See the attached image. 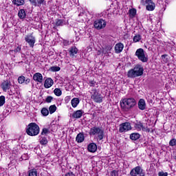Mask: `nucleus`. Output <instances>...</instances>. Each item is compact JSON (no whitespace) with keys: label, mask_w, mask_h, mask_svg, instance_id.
<instances>
[{"label":"nucleus","mask_w":176,"mask_h":176,"mask_svg":"<svg viewBox=\"0 0 176 176\" xmlns=\"http://www.w3.org/2000/svg\"><path fill=\"white\" fill-rule=\"evenodd\" d=\"M65 176H75V175L72 172H69L66 173Z\"/></svg>","instance_id":"3c124183"},{"label":"nucleus","mask_w":176,"mask_h":176,"mask_svg":"<svg viewBox=\"0 0 176 176\" xmlns=\"http://www.w3.org/2000/svg\"><path fill=\"white\" fill-rule=\"evenodd\" d=\"M54 93L55 96H57V97H60V96H61V94H63L61 89H60L58 88H56L54 90Z\"/></svg>","instance_id":"473e14b6"},{"label":"nucleus","mask_w":176,"mask_h":176,"mask_svg":"<svg viewBox=\"0 0 176 176\" xmlns=\"http://www.w3.org/2000/svg\"><path fill=\"white\" fill-rule=\"evenodd\" d=\"M111 50H112V46L107 45L103 49L102 53L104 54H109V53H111Z\"/></svg>","instance_id":"bb28decb"},{"label":"nucleus","mask_w":176,"mask_h":176,"mask_svg":"<svg viewBox=\"0 0 176 176\" xmlns=\"http://www.w3.org/2000/svg\"><path fill=\"white\" fill-rule=\"evenodd\" d=\"M25 41L27 42V43H28L30 47H34L35 42H36L35 36H34L32 34L26 35L25 37Z\"/></svg>","instance_id":"1a4fd4ad"},{"label":"nucleus","mask_w":176,"mask_h":176,"mask_svg":"<svg viewBox=\"0 0 176 176\" xmlns=\"http://www.w3.org/2000/svg\"><path fill=\"white\" fill-rule=\"evenodd\" d=\"M1 86L3 91H8V90H10V87H12V82L6 80L1 83Z\"/></svg>","instance_id":"f8f14e48"},{"label":"nucleus","mask_w":176,"mask_h":176,"mask_svg":"<svg viewBox=\"0 0 176 176\" xmlns=\"http://www.w3.org/2000/svg\"><path fill=\"white\" fill-rule=\"evenodd\" d=\"M18 16L21 20L25 19L27 14H25V10L24 9H21L18 12Z\"/></svg>","instance_id":"4be33fe9"},{"label":"nucleus","mask_w":176,"mask_h":176,"mask_svg":"<svg viewBox=\"0 0 176 176\" xmlns=\"http://www.w3.org/2000/svg\"><path fill=\"white\" fill-rule=\"evenodd\" d=\"M162 59L163 60L164 63H168V55L167 54H164L162 55Z\"/></svg>","instance_id":"79ce46f5"},{"label":"nucleus","mask_w":176,"mask_h":176,"mask_svg":"<svg viewBox=\"0 0 176 176\" xmlns=\"http://www.w3.org/2000/svg\"><path fill=\"white\" fill-rule=\"evenodd\" d=\"M28 176H38V170L35 168L28 170Z\"/></svg>","instance_id":"cd10ccee"},{"label":"nucleus","mask_w":176,"mask_h":176,"mask_svg":"<svg viewBox=\"0 0 176 176\" xmlns=\"http://www.w3.org/2000/svg\"><path fill=\"white\" fill-rule=\"evenodd\" d=\"M21 158L23 160H27L28 159V155L27 154L22 155Z\"/></svg>","instance_id":"8fccbe9b"},{"label":"nucleus","mask_w":176,"mask_h":176,"mask_svg":"<svg viewBox=\"0 0 176 176\" xmlns=\"http://www.w3.org/2000/svg\"><path fill=\"white\" fill-rule=\"evenodd\" d=\"M87 149L89 152L94 153V152L97 151V144H96V143H91L88 145Z\"/></svg>","instance_id":"6ab92c4d"},{"label":"nucleus","mask_w":176,"mask_h":176,"mask_svg":"<svg viewBox=\"0 0 176 176\" xmlns=\"http://www.w3.org/2000/svg\"><path fill=\"white\" fill-rule=\"evenodd\" d=\"M123 49H124V45H123L122 43H118L115 45V53L119 54V53H122V52H123Z\"/></svg>","instance_id":"ddd939ff"},{"label":"nucleus","mask_w":176,"mask_h":176,"mask_svg":"<svg viewBox=\"0 0 176 176\" xmlns=\"http://www.w3.org/2000/svg\"><path fill=\"white\" fill-rule=\"evenodd\" d=\"M138 105L140 111H145V109H146V103L144 99H140L138 102Z\"/></svg>","instance_id":"f3484780"},{"label":"nucleus","mask_w":176,"mask_h":176,"mask_svg":"<svg viewBox=\"0 0 176 176\" xmlns=\"http://www.w3.org/2000/svg\"><path fill=\"white\" fill-rule=\"evenodd\" d=\"M33 80L38 82V83H42L43 82V76L41 73H35L33 75Z\"/></svg>","instance_id":"4468645a"},{"label":"nucleus","mask_w":176,"mask_h":176,"mask_svg":"<svg viewBox=\"0 0 176 176\" xmlns=\"http://www.w3.org/2000/svg\"><path fill=\"white\" fill-rule=\"evenodd\" d=\"M84 113L85 111L83 110H77L73 113L72 118L73 119H80Z\"/></svg>","instance_id":"dca6fc26"},{"label":"nucleus","mask_w":176,"mask_h":176,"mask_svg":"<svg viewBox=\"0 0 176 176\" xmlns=\"http://www.w3.org/2000/svg\"><path fill=\"white\" fill-rule=\"evenodd\" d=\"M137 105V100L134 98H125L122 99L120 102V106L124 112H129L131 111L134 107Z\"/></svg>","instance_id":"f257e3e1"},{"label":"nucleus","mask_w":176,"mask_h":176,"mask_svg":"<svg viewBox=\"0 0 176 176\" xmlns=\"http://www.w3.org/2000/svg\"><path fill=\"white\" fill-rule=\"evenodd\" d=\"M111 176H118L119 175V172L116 170H113L110 173Z\"/></svg>","instance_id":"c03bdc74"},{"label":"nucleus","mask_w":176,"mask_h":176,"mask_svg":"<svg viewBox=\"0 0 176 176\" xmlns=\"http://www.w3.org/2000/svg\"><path fill=\"white\" fill-rule=\"evenodd\" d=\"M141 135L138 133H133L130 135V138L132 141H137V140H140Z\"/></svg>","instance_id":"b1692460"},{"label":"nucleus","mask_w":176,"mask_h":176,"mask_svg":"<svg viewBox=\"0 0 176 176\" xmlns=\"http://www.w3.org/2000/svg\"><path fill=\"white\" fill-rule=\"evenodd\" d=\"M53 101V96H47L45 99V102L50 103Z\"/></svg>","instance_id":"a18cd8bd"},{"label":"nucleus","mask_w":176,"mask_h":176,"mask_svg":"<svg viewBox=\"0 0 176 176\" xmlns=\"http://www.w3.org/2000/svg\"><path fill=\"white\" fill-rule=\"evenodd\" d=\"M168 173L164 172H159L158 176H168Z\"/></svg>","instance_id":"09e8293b"},{"label":"nucleus","mask_w":176,"mask_h":176,"mask_svg":"<svg viewBox=\"0 0 176 176\" xmlns=\"http://www.w3.org/2000/svg\"><path fill=\"white\" fill-rule=\"evenodd\" d=\"M79 98H74L71 101L72 107H73V108H76L78 105H79Z\"/></svg>","instance_id":"5701e85b"},{"label":"nucleus","mask_w":176,"mask_h":176,"mask_svg":"<svg viewBox=\"0 0 176 176\" xmlns=\"http://www.w3.org/2000/svg\"><path fill=\"white\" fill-rule=\"evenodd\" d=\"M25 82V77L24 76H21L18 78V83L23 85Z\"/></svg>","instance_id":"f704fd0d"},{"label":"nucleus","mask_w":176,"mask_h":176,"mask_svg":"<svg viewBox=\"0 0 176 176\" xmlns=\"http://www.w3.org/2000/svg\"><path fill=\"white\" fill-rule=\"evenodd\" d=\"M91 98L93 99L94 97L98 96L99 94H98V92L97 91V89H92L91 90Z\"/></svg>","instance_id":"c9c22d12"},{"label":"nucleus","mask_w":176,"mask_h":176,"mask_svg":"<svg viewBox=\"0 0 176 176\" xmlns=\"http://www.w3.org/2000/svg\"><path fill=\"white\" fill-rule=\"evenodd\" d=\"M69 100H71V98H69V96H67L65 98V101H69Z\"/></svg>","instance_id":"864d4df0"},{"label":"nucleus","mask_w":176,"mask_h":176,"mask_svg":"<svg viewBox=\"0 0 176 176\" xmlns=\"http://www.w3.org/2000/svg\"><path fill=\"white\" fill-rule=\"evenodd\" d=\"M39 131H41V128H39V125L35 122L30 123L25 129V133L28 135L30 137H35L39 134Z\"/></svg>","instance_id":"7ed1b4c3"},{"label":"nucleus","mask_w":176,"mask_h":176,"mask_svg":"<svg viewBox=\"0 0 176 176\" xmlns=\"http://www.w3.org/2000/svg\"><path fill=\"white\" fill-rule=\"evenodd\" d=\"M14 53H19V52H21V47L18 46L14 50Z\"/></svg>","instance_id":"de8ad7c7"},{"label":"nucleus","mask_w":176,"mask_h":176,"mask_svg":"<svg viewBox=\"0 0 176 176\" xmlns=\"http://www.w3.org/2000/svg\"><path fill=\"white\" fill-rule=\"evenodd\" d=\"M94 27L96 30H104L107 27V21L102 19H97L94 23Z\"/></svg>","instance_id":"423d86ee"},{"label":"nucleus","mask_w":176,"mask_h":176,"mask_svg":"<svg viewBox=\"0 0 176 176\" xmlns=\"http://www.w3.org/2000/svg\"><path fill=\"white\" fill-rule=\"evenodd\" d=\"M169 145L170 146H175L176 145V140L175 139H172L169 142Z\"/></svg>","instance_id":"37998d69"},{"label":"nucleus","mask_w":176,"mask_h":176,"mask_svg":"<svg viewBox=\"0 0 176 176\" xmlns=\"http://www.w3.org/2000/svg\"><path fill=\"white\" fill-rule=\"evenodd\" d=\"M140 176H145V174L142 172H141L140 174H139Z\"/></svg>","instance_id":"5fc2aeb1"},{"label":"nucleus","mask_w":176,"mask_h":176,"mask_svg":"<svg viewBox=\"0 0 176 176\" xmlns=\"http://www.w3.org/2000/svg\"><path fill=\"white\" fill-rule=\"evenodd\" d=\"M129 14L131 19H134V17H135V14H137V10L135 8L131 9L129 10Z\"/></svg>","instance_id":"393cba45"},{"label":"nucleus","mask_w":176,"mask_h":176,"mask_svg":"<svg viewBox=\"0 0 176 176\" xmlns=\"http://www.w3.org/2000/svg\"><path fill=\"white\" fill-rule=\"evenodd\" d=\"M32 6L41 7V5H46L45 0H28Z\"/></svg>","instance_id":"9d476101"},{"label":"nucleus","mask_w":176,"mask_h":176,"mask_svg":"<svg viewBox=\"0 0 176 176\" xmlns=\"http://www.w3.org/2000/svg\"><path fill=\"white\" fill-rule=\"evenodd\" d=\"M142 36L140 34H136L133 38V42L137 43V42H140V41H141Z\"/></svg>","instance_id":"7c9ffc66"},{"label":"nucleus","mask_w":176,"mask_h":176,"mask_svg":"<svg viewBox=\"0 0 176 176\" xmlns=\"http://www.w3.org/2000/svg\"><path fill=\"white\" fill-rule=\"evenodd\" d=\"M47 138L46 137H42L40 140L41 145H47Z\"/></svg>","instance_id":"72a5a7b5"},{"label":"nucleus","mask_w":176,"mask_h":176,"mask_svg":"<svg viewBox=\"0 0 176 176\" xmlns=\"http://www.w3.org/2000/svg\"><path fill=\"white\" fill-rule=\"evenodd\" d=\"M89 135H98V138L101 141L104 138V130L98 126H93L89 130Z\"/></svg>","instance_id":"20e7f679"},{"label":"nucleus","mask_w":176,"mask_h":176,"mask_svg":"<svg viewBox=\"0 0 176 176\" xmlns=\"http://www.w3.org/2000/svg\"><path fill=\"white\" fill-rule=\"evenodd\" d=\"M14 5H16V6H21V5H24L25 3V1L24 0H14Z\"/></svg>","instance_id":"c85d7f7f"},{"label":"nucleus","mask_w":176,"mask_h":176,"mask_svg":"<svg viewBox=\"0 0 176 176\" xmlns=\"http://www.w3.org/2000/svg\"><path fill=\"white\" fill-rule=\"evenodd\" d=\"M56 110H57V107H56V104L51 105L49 107V112L50 115H52V113H54L55 111Z\"/></svg>","instance_id":"c756f323"},{"label":"nucleus","mask_w":176,"mask_h":176,"mask_svg":"<svg viewBox=\"0 0 176 176\" xmlns=\"http://www.w3.org/2000/svg\"><path fill=\"white\" fill-rule=\"evenodd\" d=\"M134 127L138 131H146V133H149V131H151V129L148 128V126H144L141 122H137L135 123Z\"/></svg>","instance_id":"0eeeda50"},{"label":"nucleus","mask_w":176,"mask_h":176,"mask_svg":"<svg viewBox=\"0 0 176 176\" xmlns=\"http://www.w3.org/2000/svg\"><path fill=\"white\" fill-rule=\"evenodd\" d=\"M8 94H10V96H12V94H13V92H12V90L8 91Z\"/></svg>","instance_id":"6e6d98bb"},{"label":"nucleus","mask_w":176,"mask_h":176,"mask_svg":"<svg viewBox=\"0 0 176 176\" xmlns=\"http://www.w3.org/2000/svg\"><path fill=\"white\" fill-rule=\"evenodd\" d=\"M5 105V96H0V107H3Z\"/></svg>","instance_id":"ea45409f"},{"label":"nucleus","mask_w":176,"mask_h":176,"mask_svg":"<svg viewBox=\"0 0 176 176\" xmlns=\"http://www.w3.org/2000/svg\"><path fill=\"white\" fill-rule=\"evenodd\" d=\"M92 100L95 101V102H98L100 104V102H102V96H101V94H98V96L92 98Z\"/></svg>","instance_id":"a878e982"},{"label":"nucleus","mask_w":176,"mask_h":176,"mask_svg":"<svg viewBox=\"0 0 176 176\" xmlns=\"http://www.w3.org/2000/svg\"><path fill=\"white\" fill-rule=\"evenodd\" d=\"M49 133H50L49 129L43 128L41 132V135H45L46 134H49Z\"/></svg>","instance_id":"a19ab883"},{"label":"nucleus","mask_w":176,"mask_h":176,"mask_svg":"<svg viewBox=\"0 0 176 176\" xmlns=\"http://www.w3.org/2000/svg\"><path fill=\"white\" fill-rule=\"evenodd\" d=\"M63 46H69V45H71V42H69V41L63 40Z\"/></svg>","instance_id":"49530a36"},{"label":"nucleus","mask_w":176,"mask_h":176,"mask_svg":"<svg viewBox=\"0 0 176 176\" xmlns=\"http://www.w3.org/2000/svg\"><path fill=\"white\" fill-rule=\"evenodd\" d=\"M76 141L78 144H82L85 141V135L82 133H79L76 137Z\"/></svg>","instance_id":"aec40b11"},{"label":"nucleus","mask_w":176,"mask_h":176,"mask_svg":"<svg viewBox=\"0 0 176 176\" xmlns=\"http://www.w3.org/2000/svg\"><path fill=\"white\" fill-rule=\"evenodd\" d=\"M21 63H23V61H21Z\"/></svg>","instance_id":"4d7b16f0"},{"label":"nucleus","mask_w":176,"mask_h":176,"mask_svg":"<svg viewBox=\"0 0 176 176\" xmlns=\"http://www.w3.org/2000/svg\"><path fill=\"white\" fill-rule=\"evenodd\" d=\"M142 171H144V170L142 169V168H141V166H136L131 170L130 175L131 176L140 175V174H141Z\"/></svg>","instance_id":"9b49d317"},{"label":"nucleus","mask_w":176,"mask_h":176,"mask_svg":"<svg viewBox=\"0 0 176 176\" xmlns=\"http://www.w3.org/2000/svg\"><path fill=\"white\" fill-rule=\"evenodd\" d=\"M131 124L130 122H123L120 124L119 132L120 133H126L131 130Z\"/></svg>","instance_id":"6e6552de"},{"label":"nucleus","mask_w":176,"mask_h":176,"mask_svg":"<svg viewBox=\"0 0 176 176\" xmlns=\"http://www.w3.org/2000/svg\"><path fill=\"white\" fill-rule=\"evenodd\" d=\"M41 113L43 116H47L49 115V110L44 107L41 109Z\"/></svg>","instance_id":"e433bc0d"},{"label":"nucleus","mask_w":176,"mask_h":176,"mask_svg":"<svg viewBox=\"0 0 176 176\" xmlns=\"http://www.w3.org/2000/svg\"><path fill=\"white\" fill-rule=\"evenodd\" d=\"M146 10H149V11L155 10V5L152 0L147 1L146 3Z\"/></svg>","instance_id":"a211bd4d"},{"label":"nucleus","mask_w":176,"mask_h":176,"mask_svg":"<svg viewBox=\"0 0 176 176\" xmlns=\"http://www.w3.org/2000/svg\"><path fill=\"white\" fill-rule=\"evenodd\" d=\"M69 52L70 57H74L75 54H78V48L75 46L71 47Z\"/></svg>","instance_id":"412c9836"},{"label":"nucleus","mask_w":176,"mask_h":176,"mask_svg":"<svg viewBox=\"0 0 176 176\" xmlns=\"http://www.w3.org/2000/svg\"><path fill=\"white\" fill-rule=\"evenodd\" d=\"M144 75V67L141 65H135L133 69L128 71V78H134Z\"/></svg>","instance_id":"f03ea898"},{"label":"nucleus","mask_w":176,"mask_h":176,"mask_svg":"<svg viewBox=\"0 0 176 176\" xmlns=\"http://www.w3.org/2000/svg\"><path fill=\"white\" fill-rule=\"evenodd\" d=\"M56 25L57 27L63 26L64 25V20L63 19H57Z\"/></svg>","instance_id":"58836bf2"},{"label":"nucleus","mask_w":176,"mask_h":176,"mask_svg":"<svg viewBox=\"0 0 176 176\" xmlns=\"http://www.w3.org/2000/svg\"><path fill=\"white\" fill-rule=\"evenodd\" d=\"M50 69L52 71V72H58L61 68L58 66H52Z\"/></svg>","instance_id":"2f4dec72"},{"label":"nucleus","mask_w":176,"mask_h":176,"mask_svg":"<svg viewBox=\"0 0 176 176\" xmlns=\"http://www.w3.org/2000/svg\"><path fill=\"white\" fill-rule=\"evenodd\" d=\"M135 56H138V60L142 63H148V57L145 56V52L144 49L139 48L135 52Z\"/></svg>","instance_id":"39448f33"},{"label":"nucleus","mask_w":176,"mask_h":176,"mask_svg":"<svg viewBox=\"0 0 176 176\" xmlns=\"http://www.w3.org/2000/svg\"><path fill=\"white\" fill-rule=\"evenodd\" d=\"M30 82H31V80L30 78H27L25 80V82H24L25 85H28V83H30Z\"/></svg>","instance_id":"603ef678"},{"label":"nucleus","mask_w":176,"mask_h":176,"mask_svg":"<svg viewBox=\"0 0 176 176\" xmlns=\"http://www.w3.org/2000/svg\"><path fill=\"white\" fill-rule=\"evenodd\" d=\"M88 84L89 85L90 87H96V86L98 85L94 80H89Z\"/></svg>","instance_id":"4c0bfd02"},{"label":"nucleus","mask_w":176,"mask_h":176,"mask_svg":"<svg viewBox=\"0 0 176 176\" xmlns=\"http://www.w3.org/2000/svg\"><path fill=\"white\" fill-rule=\"evenodd\" d=\"M54 85V81L51 78H48L45 80L44 87L45 89H50Z\"/></svg>","instance_id":"2eb2a0df"}]
</instances>
